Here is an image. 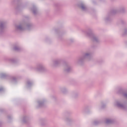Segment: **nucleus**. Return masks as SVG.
<instances>
[{"instance_id":"nucleus-1","label":"nucleus","mask_w":127,"mask_h":127,"mask_svg":"<svg viewBox=\"0 0 127 127\" xmlns=\"http://www.w3.org/2000/svg\"><path fill=\"white\" fill-rule=\"evenodd\" d=\"M81 8H82V9H84L85 8V6L82 5V6H81Z\"/></svg>"}]
</instances>
